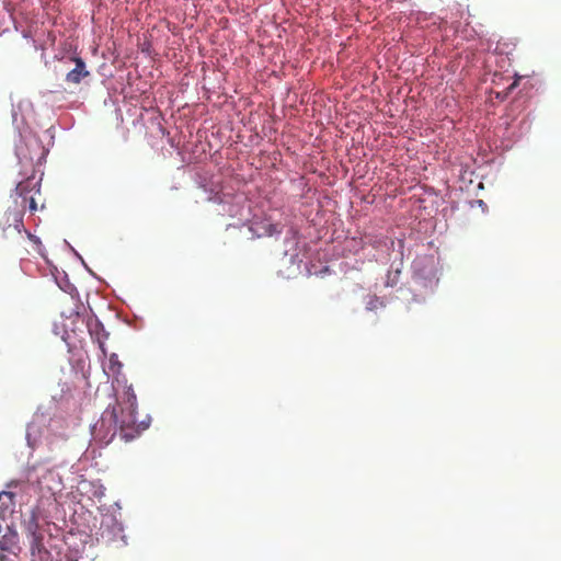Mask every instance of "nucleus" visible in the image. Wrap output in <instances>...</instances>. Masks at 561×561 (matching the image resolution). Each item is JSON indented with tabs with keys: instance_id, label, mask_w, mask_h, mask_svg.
Instances as JSON below:
<instances>
[{
	"instance_id": "2",
	"label": "nucleus",
	"mask_w": 561,
	"mask_h": 561,
	"mask_svg": "<svg viewBox=\"0 0 561 561\" xmlns=\"http://www.w3.org/2000/svg\"><path fill=\"white\" fill-rule=\"evenodd\" d=\"M119 421L121 415L116 408H107L92 427L94 438L106 445L110 444L117 434L119 435Z\"/></svg>"
},
{
	"instance_id": "10",
	"label": "nucleus",
	"mask_w": 561,
	"mask_h": 561,
	"mask_svg": "<svg viewBox=\"0 0 561 561\" xmlns=\"http://www.w3.org/2000/svg\"><path fill=\"white\" fill-rule=\"evenodd\" d=\"M123 368V364L118 359L117 354L112 353L108 358V375L117 378L121 375ZM118 381V379H116Z\"/></svg>"
},
{
	"instance_id": "4",
	"label": "nucleus",
	"mask_w": 561,
	"mask_h": 561,
	"mask_svg": "<svg viewBox=\"0 0 561 561\" xmlns=\"http://www.w3.org/2000/svg\"><path fill=\"white\" fill-rule=\"evenodd\" d=\"M22 209L10 207L0 220V227L5 238L16 233L20 234L24 228Z\"/></svg>"
},
{
	"instance_id": "8",
	"label": "nucleus",
	"mask_w": 561,
	"mask_h": 561,
	"mask_svg": "<svg viewBox=\"0 0 561 561\" xmlns=\"http://www.w3.org/2000/svg\"><path fill=\"white\" fill-rule=\"evenodd\" d=\"M75 61L76 67L67 73L66 81L72 84H79L90 72L87 70L85 64L81 58H76Z\"/></svg>"
},
{
	"instance_id": "5",
	"label": "nucleus",
	"mask_w": 561,
	"mask_h": 561,
	"mask_svg": "<svg viewBox=\"0 0 561 561\" xmlns=\"http://www.w3.org/2000/svg\"><path fill=\"white\" fill-rule=\"evenodd\" d=\"M85 325L92 340L99 344L103 356H106L105 340L107 339L108 333L104 330L103 324L98 319L90 317L87 320Z\"/></svg>"
},
{
	"instance_id": "3",
	"label": "nucleus",
	"mask_w": 561,
	"mask_h": 561,
	"mask_svg": "<svg viewBox=\"0 0 561 561\" xmlns=\"http://www.w3.org/2000/svg\"><path fill=\"white\" fill-rule=\"evenodd\" d=\"M25 534L30 541V550L33 557L38 556L39 560L43 561L44 557H50L49 551L44 546V536L39 531V526L35 517H32L26 526Z\"/></svg>"
},
{
	"instance_id": "12",
	"label": "nucleus",
	"mask_w": 561,
	"mask_h": 561,
	"mask_svg": "<svg viewBox=\"0 0 561 561\" xmlns=\"http://www.w3.org/2000/svg\"><path fill=\"white\" fill-rule=\"evenodd\" d=\"M263 228L267 236L279 234L282 232V228L276 224H266Z\"/></svg>"
},
{
	"instance_id": "11",
	"label": "nucleus",
	"mask_w": 561,
	"mask_h": 561,
	"mask_svg": "<svg viewBox=\"0 0 561 561\" xmlns=\"http://www.w3.org/2000/svg\"><path fill=\"white\" fill-rule=\"evenodd\" d=\"M385 301L376 295L369 296L368 300L366 301V309L368 311H376L378 309L385 308Z\"/></svg>"
},
{
	"instance_id": "1",
	"label": "nucleus",
	"mask_w": 561,
	"mask_h": 561,
	"mask_svg": "<svg viewBox=\"0 0 561 561\" xmlns=\"http://www.w3.org/2000/svg\"><path fill=\"white\" fill-rule=\"evenodd\" d=\"M117 405L121 409L119 438L128 443L149 427V421L136 422L137 397L131 386L117 399Z\"/></svg>"
},
{
	"instance_id": "9",
	"label": "nucleus",
	"mask_w": 561,
	"mask_h": 561,
	"mask_svg": "<svg viewBox=\"0 0 561 561\" xmlns=\"http://www.w3.org/2000/svg\"><path fill=\"white\" fill-rule=\"evenodd\" d=\"M14 205L18 207V209H22L23 215L26 208H28L31 213H35L37 210L35 195H30L20 199L15 198Z\"/></svg>"
},
{
	"instance_id": "7",
	"label": "nucleus",
	"mask_w": 561,
	"mask_h": 561,
	"mask_svg": "<svg viewBox=\"0 0 561 561\" xmlns=\"http://www.w3.org/2000/svg\"><path fill=\"white\" fill-rule=\"evenodd\" d=\"M37 194H39V183L31 176L21 181L15 187V195L18 199Z\"/></svg>"
},
{
	"instance_id": "13",
	"label": "nucleus",
	"mask_w": 561,
	"mask_h": 561,
	"mask_svg": "<svg viewBox=\"0 0 561 561\" xmlns=\"http://www.w3.org/2000/svg\"><path fill=\"white\" fill-rule=\"evenodd\" d=\"M0 561H8V557L2 552H0Z\"/></svg>"
},
{
	"instance_id": "14",
	"label": "nucleus",
	"mask_w": 561,
	"mask_h": 561,
	"mask_svg": "<svg viewBox=\"0 0 561 561\" xmlns=\"http://www.w3.org/2000/svg\"><path fill=\"white\" fill-rule=\"evenodd\" d=\"M76 319H77V320H81V322H82V323L84 322V320H83V319H81V317L79 316V313H77Z\"/></svg>"
},
{
	"instance_id": "6",
	"label": "nucleus",
	"mask_w": 561,
	"mask_h": 561,
	"mask_svg": "<svg viewBox=\"0 0 561 561\" xmlns=\"http://www.w3.org/2000/svg\"><path fill=\"white\" fill-rule=\"evenodd\" d=\"M0 549L18 556L21 551L19 535L16 530L8 528L7 533L0 539Z\"/></svg>"
}]
</instances>
